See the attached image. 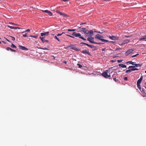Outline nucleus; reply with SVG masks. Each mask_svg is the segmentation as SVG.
<instances>
[{"instance_id": "nucleus-1", "label": "nucleus", "mask_w": 146, "mask_h": 146, "mask_svg": "<svg viewBox=\"0 0 146 146\" xmlns=\"http://www.w3.org/2000/svg\"><path fill=\"white\" fill-rule=\"evenodd\" d=\"M103 38L104 37L102 36L99 34L96 35L95 37L96 39L100 40L103 42H108L109 41L108 40L103 39Z\"/></svg>"}, {"instance_id": "nucleus-2", "label": "nucleus", "mask_w": 146, "mask_h": 146, "mask_svg": "<svg viewBox=\"0 0 146 146\" xmlns=\"http://www.w3.org/2000/svg\"><path fill=\"white\" fill-rule=\"evenodd\" d=\"M72 35L75 37H79V38L82 39L83 40H86V39L83 37L81 36V34L79 33H78L76 32H73L72 34Z\"/></svg>"}, {"instance_id": "nucleus-3", "label": "nucleus", "mask_w": 146, "mask_h": 146, "mask_svg": "<svg viewBox=\"0 0 146 146\" xmlns=\"http://www.w3.org/2000/svg\"><path fill=\"white\" fill-rule=\"evenodd\" d=\"M68 48H70L71 49L77 51H78L80 50V49L77 46L74 45H71L70 46H69Z\"/></svg>"}, {"instance_id": "nucleus-4", "label": "nucleus", "mask_w": 146, "mask_h": 146, "mask_svg": "<svg viewBox=\"0 0 146 146\" xmlns=\"http://www.w3.org/2000/svg\"><path fill=\"white\" fill-rule=\"evenodd\" d=\"M77 31L78 32H83L85 33H86L88 31V30L86 28H81V27H79L77 29Z\"/></svg>"}, {"instance_id": "nucleus-5", "label": "nucleus", "mask_w": 146, "mask_h": 146, "mask_svg": "<svg viewBox=\"0 0 146 146\" xmlns=\"http://www.w3.org/2000/svg\"><path fill=\"white\" fill-rule=\"evenodd\" d=\"M143 77L142 76H141L140 78L139 79L137 82V86L138 88L141 89V86L140 85V84L141 83V82L143 80Z\"/></svg>"}, {"instance_id": "nucleus-6", "label": "nucleus", "mask_w": 146, "mask_h": 146, "mask_svg": "<svg viewBox=\"0 0 146 146\" xmlns=\"http://www.w3.org/2000/svg\"><path fill=\"white\" fill-rule=\"evenodd\" d=\"M108 70H107V72H104L102 74H101L102 76H104L105 78H109L110 76L108 75L107 72H108Z\"/></svg>"}, {"instance_id": "nucleus-7", "label": "nucleus", "mask_w": 146, "mask_h": 146, "mask_svg": "<svg viewBox=\"0 0 146 146\" xmlns=\"http://www.w3.org/2000/svg\"><path fill=\"white\" fill-rule=\"evenodd\" d=\"M94 38L92 36L88 37L87 38V40L90 42L91 43L95 44L96 42L94 41Z\"/></svg>"}, {"instance_id": "nucleus-8", "label": "nucleus", "mask_w": 146, "mask_h": 146, "mask_svg": "<svg viewBox=\"0 0 146 146\" xmlns=\"http://www.w3.org/2000/svg\"><path fill=\"white\" fill-rule=\"evenodd\" d=\"M134 50L133 49H129L125 53L126 56H128L133 53Z\"/></svg>"}, {"instance_id": "nucleus-9", "label": "nucleus", "mask_w": 146, "mask_h": 146, "mask_svg": "<svg viewBox=\"0 0 146 146\" xmlns=\"http://www.w3.org/2000/svg\"><path fill=\"white\" fill-rule=\"evenodd\" d=\"M81 44H85V45H86L87 46H88L90 48H96L95 49L96 50L97 49L96 48L97 47L96 46H94V45L89 44H87L86 43H84V42H82Z\"/></svg>"}, {"instance_id": "nucleus-10", "label": "nucleus", "mask_w": 146, "mask_h": 146, "mask_svg": "<svg viewBox=\"0 0 146 146\" xmlns=\"http://www.w3.org/2000/svg\"><path fill=\"white\" fill-rule=\"evenodd\" d=\"M141 93L143 95L144 97H146V92H145V89L143 88H141V89L139 88Z\"/></svg>"}, {"instance_id": "nucleus-11", "label": "nucleus", "mask_w": 146, "mask_h": 146, "mask_svg": "<svg viewBox=\"0 0 146 146\" xmlns=\"http://www.w3.org/2000/svg\"><path fill=\"white\" fill-rule=\"evenodd\" d=\"M130 41V40L129 39H127L124 40L120 44L119 43V44L120 45H122L123 44H125L126 43H128Z\"/></svg>"}, {"instance_id": "nucleus-12", "label": "nucleus", "mask_w": 146, "mask_h": 146, "mask_svg": "<svg viewBox=\"0 0 146 146\" xmlns=\"http://www.w3.org/2000/svg\"><path fill=\"white\" fill-rule=\"evenodd\" d=\"M109 38L111 40H118L119 38V37H118L114 36H109Z\"/></svg>"}, {"instance_id": "nucleus-13", "label": "nucleus", "mask_w": 146, "mask_h": 146, "mask_svg": "<svg viewBox=\"0 0 146 146\" xmlns=\"http://www.w3.org/2000/svg\"><path fill=\"white\" fill-rule=\"evenodd\" d=\"M49 32H45L44 33H40L41 35L43 37H44V38L46 36H47L49 34Z\"/></svg>"}, {"instance_id": "nucleus-14", "label": "nucleus", "mask_w": 146, "mask_h": 146, "mask_svg": "<svg viewBox=\"0 0 146 146\" xmlns=\"http://www.w3.org/2000/svg\"><path fill=\"white\" fill-rule=\"evenodd\" d=\"M117 76V73H116L115 74H114L112 76L113 77H114L113 78V80L116 82H117L118 81V79H116V78L115 77H116V76Z\"/></svg>"}, {"instance_id": "nucleus-15", "label": "nucleus", "mask_w": 146, "mask_h": 146, "mask_svg": "<svg viewBox=\"0 0 146 146\" xmlns=\"http://www.w3.org/2000/svg\"><path fill=\"white\" fill-rule=\"evenodd\" d=\"M93 33V31L92 30H90L89 31H88L86 33V34L88 35H92Z\"/></svg>"}, {"instance_id": "nucleus-16", "label": "nucleus", "mask_w": 146, "mask_h": 146, "mask_svg": "<svg viewBox=\"0 0 146 146\" xmlns=\"http://www.w3.org/2000/svg\"><path fill=\"white\" fill-rule=\"evenodd\" d=\"M40 38L43 43H44L45 42H48V40H46L44 39V37H40Z\"/></svg>"}, {"instance_id": "nucleus-17", "label": "nucleus", "mask_w": 146, "mask_h": 146, "mask_svg": "<svg viewBox=\"0 0 146 146\" xmlns=\"http://www.w3.org/2000/svg\"><path fill=\"white\" fill-rule=\"evenodd\" d=\"M19 48L22 50H27L28 49L25 47L19 45Z\"/></svg>"}, {"instance_id": "nucleus-18", "label": "nucleus", "mask_w": 146, "mask_h": 146, "mask_svg": "<svg viewBox=\"0 0 146 146\" xmlns=\"http://www.w3.org/2000/svg\"><path fill=\"white\" fill-rule=\"evenodd\" d=\"M81 52L83 54H88L89 55H90V53L89 52V51H88L87 50H84L82 51Z\"/></svg>"}, {"instance_id": "nucleus-19", "label": "nucleus", "mask_w": 146, "mask_h": 146, "mask_svg": "<svg viewBox=\"0 0 146 146\" xmlns=\"http://www.w3.org/2000/svg\"><path fill=\"white\" fill-rule=\"evenodd\" d=\"M145 39H146V35H145V36H143V37L139 39V40L140 41L141 40H144V41H146V40H145Z\"/></svg>"}, {"instance_id": "nucleus-20", "label": "nucleus", "mask_w": 146, "mask_h": 146, "mask_svg": "<svg viewBox=\"0 0 146 146\" xmlns=\"http://www.w3.org/2000/svg\"><path fill=\"white\" fill-rule=\"evenodd\" d=\"M6 50H8V51H9V50H10L11 51L13 52H15L16 51L15 50L13 49H12V48H10L9 47H7L6 48Z\"/></svg>"}, {"instance_id": "nucleus-21", "label": "nucleus", "mask_w": 146, "mask_h": 146, "mask_svg": "<svg viewBox=\"0 0 146 146\" xmlns=\"http://www.w3.org/2000/svg\"><path fill=\"white\" fill-rule=\"evenodd\" d=\"M119 66L123 68L126 67V65L123 64H119Z\"/></svg>"}, {"instance_id": "nucleus-22", "label": "nucleus", "mask_w": 146, "mask_h": 146, "mask_svg": "<svg viewBox=\"0 0 146 146\" xmlns=\"http://www.w3.org/2000/svg\"><path fill=\"white\" fill-rule=\"evenodd\" d=\"M134 62H132L131 61H128V62H127L125 63L127 64H128L129 63H130L132 65H133V64H134Z\"/></svg>"}, {"instance_id": "nucleus-23", "label": "nucleus", "mask_w": 146, "mask_h": 146, "mask_svg": "<svg viewBox=\"0 0 146 146\" xmlns=\"http://www.w3.org/2000/svg\"><path fill=\"white\" fill-rule=\"evenodd\" d=\"M60 15H61L63 16L64 17H66L67 16V15L66 14L64 13H62L61 12L60 13Z\"/></svg>"}, {"instance_id": "nucleus-24", "label": "nucleus", "mask_w": 146, "mask_h": 146, "mask_svg": "<svg viewBox=\"0 0 146 146\" xmlns=\"http://www.w3.org/2000/svg\"><path fill=\"white\" fill-rule=\"evenodd\" d=\"M135 67H138V66H142V64H134Z\"/></svg>"}, {"instance_id": "nucleus-25", "label": "nucleus", "mask_w": 146, "mask_h": 146, "mask_svg": "<svg viewBox=\"0 0 146 146\" xmlns=\"http://www.w3.org/2000/svg\"><path fill=\"white\" fill-rule=\"evenodd\" d=\"M11 46L12 48H17L16 46L12 43L11 44Z\"/></svg>"}, {"instance_id": "nucleus-26", "label": "nucleus", "mask_w": 146, "mask_h": 146, "mask_svg": "<svg viewBox=\"0 0 146 146\" xmlns=\"http://www.w3.org/2000/svg\"><path fill=\"white\" fill-rule=\"evenodd\" d=\"M76 29H68V31H76Z\"/></svg>"}, {"instance_id": "nucleus-27", "label": "nucleus", "mask_w": 146, "mask_h": 146, "mask_svg": "<svg viewBox=\"0 0 146 146\" xmlns=\"http://www.w3.org/2000/svg\"><path fill=\"white\" fill-rule=\"evenodd\" d=\"M48 15L49 16H51L52 15V13L50 11H49L48 13H47Z\"/></svg>"}, {"instance_id": "nucleus-28", "label": "nucleus", "mask_w": 146, "mask_h": 146, "mask_svg": "<svg viewBox=\"0 0 146 146\" xmlns=\"http://www.w3.org/2000/svg\"><path fill=\"white\" fill-rule=\"evenodd\" d=\"M29 37H31L35 38H36L37 37V36L30 35Z\"/></svg>"}, {"instance_id": "nucleus-29", "label": "nucleus", "mask_w": 146, "mask_h": 146, "mask_svg": "<svg viewBox=\"0 0 146 146\" xmlns=\"http://www.w3.org/2000/svg\"><path fill=\"white\" fill-rule=\"evenodd\" d=\"M135 66H130L128 68H135Z\"/></svg>"}, {"instance_id": "nucleus-30", "label": "nucleus", "mask_w": 146, "mask_h": 146, "mask_svg": "<svg viewBox=\"0 0 146 146\" xmlns=\"http://www.w3.org/2000/svg\"><path fill=\"white\" fill-rule=\"evenodd\" d=\"M10 37L11 38V39L12 40L14 41L15 40V38L14 37H13L12 36H10Z\"/></svg>"}, {"instance_id": "nucleus-31", "label": "nucleus", "mask_w": 146, "mask_h": 146, "mask_svg": "<svg viewBox=\"0 0 146 146\" xmlns=\"http://www.w3.org/2000/svg\"><path fill=\"white\" fill-rule=\"evenodd\" d=\"M96 44H104V43H101V42H96V43H95Z\"/></svg>"}, {"instance_id": "nucleus-32", "label": "nucleus", "mask_w": 146, "mask_h": 146, "mask_svg": "<svg viewBox=\"0 0 146 146\" xmlns=\"http://www.w3.org/2000/svg\"><path fill=\"white\" fill-rule=\"evenodd\" d=\"M40 48L41 49H42V50H48V48L46 47L41 48Z\"/></svg>"}, {"instance_id": "nucleus-33", "label": "nucleus", "mask_w": 146, "mask_h": 146, "mask_svg": "<svg viewBox=\"0 0 146 146\" xmlns=\"http://www.w3.org/2000/svg\"><path fill=\"white\" fill-rule=\"evenodd\" d=\"M8 26L11 29H15V27H13L12 26Z\"/></svg>"}, {"instance_id": "nucleus-34", "label": "nucleus", "mask_w": 146, "mask_h": 146, "mask_svg": "<svg viewBox=\"0 0 146 146\" xmlns=\"http://www.w3.org/2000/svg\"><path fill=\"white\" fill-rule=\"evenodd\" d=\"M55 39H57L58 41H60V40L58 38V37L56 36H55Z\"/></svg>"}, {"instance_id": "nucleus-35", "label": "nucleus", "mask_w": 146, "mask_h": 146, "mask_svg": "<svg viewBox=\"0 0 146 146\" xmlns=\"http://www.w3.org/2000/svg\"><path fill=\"white\" fill-rule=\"evenodd\" d=\"M131 70H130V69H129V70H126V73H128V72H131Z\"/></svg>"}, {"instance_id": "nucleus-36", "label": "nucleus", "mask_w": 146, "mask_h": 146, "mask_svg": "<svg viewBox=\"0 0 146 146\" xmlns=\"http://www.w3.org/2000/svg\"><path fill=\"white\" fill-rule=\"evenodd\" d=\"M77 65L78 66V67L79 68H80L82 67V66L80 64H78Z\"/></svg>"}, {"instance_id": "nucleus-37", "label": "nucleus", "mask_w": 146, "mask_h": 146, "mask_svg": "<svg viewBox=\"0 0 146 146\" xmlns=\"http://www.w3.org/2000/svg\"><path fill=\"white\" fill-rule=\"evenodd\" d=\"M23 36L24 37H26L27 36V34L25 33V34L23 35Z\"/></svg>"}, {"instance_id": "nucleus-38", "label": "nucleus", "mask_w": 146, "mask_h": 146, "mask_svg": "<svg viewBox=\"0 0 146 146\" xmlns=\"http://www.w3.org/2000/svg\"><path fill=\"white\" fill-rule=\"evenodd\" d=\"M122 60H118L117 62L118 63H120L122 61Z\"/></svg>"}, {"instance_id": "nucleus-39", "label": "nucleus", "mask_w": 146, "mask_h": 146, "mask_svg": "<svg viewBox=\"0 0 146 146\" xmlns=\"http://www.w3.org/2000/svg\"><path fill=\"white\" fill-rule=\"evenodd\" d=\"M43 12H45V13H48V11L47 10H44V11H42Z\"/></svg>"}, {"instance_id": "nucleus-40", "label": "nucleus", "mask_w": 146, "mask_h": 146, "mask_svg": "<svg viewBox=\"0 0 146 146\" xmlns=\"http://www.w3.org/2000/svg\"><path fill=\"white\" fill-rule=\"evenodd\" d=\"M139 54H137L135 55H133V56H131L132 57H134L135 56H136L137 55H138Z\"/></svg>"}, {"instance_id": "nucleus-41", "label": "nucleus", "mask_w": 146, "mask_h": 146, "mask_svg": "<svg viewBox=\"0 0 146 146\" xmlns=\"http://www.w3.org/2000/svg\"><path fill=\"white\" fill-rule=\"evenodd\" d=\"M30 30L29 29H27L26 30L25 32H30Z\"/></svg>"}, {"instance_id": "nucleus-42", "label": "nucleus", "mask_w": 146, "mask_h": 146, "mask_svg": "<svg viewBox=\"0 0 146 146\" xmlns=\"http://www.w3.org/2000/svg\"><path fill=\"white\" fill-rule=\"evenodd\" d=\"M64 33L63 32L62 34H58L57 35V36H59L61 35Z\"/></svg>"}, {"instance_id": "nucleus-43", "label": "nucleus", "mask_w": 146, "mask_h": 146, "mask_svg": "<svg viewBox=\"0 0 146 146\" xmlns=\"http://www.w3.org/2000/svg\"><path fill=\"white\" fill-rule=\"evenodd\" d=\"M124 80L125 81L127 80V78L126 77H125L124 78Z\"/></svg>"}, {"instance_id": "nucleus-44", "label": "nucleus", "mask_w": 146, "mask_h": 146, "mask_svg": "<svg viewBox=\"0 0 146 146\" xmlns=\"http://www.w3.org/2000/svg\"><path fill=\"white\" fill-rule=\"evenodd\" d=\"M56 12L57 13H59L60 14V13H61L58 10H57L56 11Z\"/></svg>"}, {"instance_id": "nucleus-45", "label": "nucleus", "mask_w": 146, "mask_h": 146, "mask_svg": "<svg viewBox=\"0 0 146 146\" xmlns=\"http://www.w3.org/2000/svg\"><path fill=\"white\" fill-rule=\"evenodd\" d=\"M21 28L19 27H15V29H20Z\"/></svg>"}, {"instance_id": "nucleus-46", "label": "nucleus", "mask_w": 146, "mask_h": 146, "mask_svg": "<svg viewBox=\"0 0 146 146\" xmlns=\"http://www.w3.org/2000/svg\"><path fill=\"white\" fill-rule=\"evenodd\" d=\"M9 24H12V25H17L18 26V25H17L16 24H14V23H9Z\"/></svg>"}, {"instance_id": "nucleus-47", "label": "nucleus", "mask_w": 146, "mask_h": 146, "mask_svg": "<svg viewBox=\"0 0 146 146\" xmlns=\"http://www.w3.org/2000/svg\"><path fill=\"white\" fill-rule=\"evenodd\" d=\"M111 0H104L102 1L103 2L105 1H110Z\"/></svg>"}, {"instance_id": "nucleus-48", "label": "nucleus", "mask_w": 146, "mask_h": 146, "mask_svg": "<svg viewBox=\"0 0 146 146\" xmlns=\"http://www.w3.org/2000/svg\"><path fill=\"white\" fill-rule=\"evenodd\" d=\"M130 70H131V72L132 71H134V68H131L130 69Z\"/></svg>"}, {"instance_id": "nucleus-49", "label": "nucleus", "mask_w": 146, "mask_h": 146, "mask_svg": "<svg viewBox=\"0 0 146 146\" xmlns=\"http://www.w3.org/2000/svg\"><path fill=\"white\" fill-rule=\"evenodd\" d=\"M106 49V48H103V49H102L101 50L102 51H105V50Z\"/></svg>"}, {"instance_id": "nucleus-50", "label": "nucleus", "mask_w": 146, "mask_h": 146, "mask_svg": "<svg viewBox=\"0 0 146 146\" xmlns=\"http://www.w3.org/2000/svg\"><path fill=\"white\" fill-rule=\"evenodd\" d=\"M66 35L67 36H69L70 37H72V38H74V37L73 36H70V35Z\"/></svg>"}, {"instance_id": "nucleus-51", "label": "nucleus", "mask_w": 146, "mask_h": 146, "mask_svg": "<svg viewBox=\"0 0 146 146\" xmlns=\"http://www.w3.org/2000/svg\"><path fill=\"white\" fill-rule=\"evenodd\" d=\"M97 32L98 33H101V34H102L103 33V32H98V31H97Z\"/></svg>"}, {"instance_id": "nucleus-52", "label": "nucleus", "mask_w": 146, "mask_h": 146, "mask_svg": "<svg viewBox=\"0 0 146 146\" xmlns=\"http://www.w3.org/2000/svg\"><path fill=\"white\" fill-rule=\"evenodd\" d=\"M86 23H82L80 24V25H82L84 24H85Z\"/></svg>"}, {"instance_id": "nucleus-53", "label": "nucleus", "mask_w": 146, "mask_h": 146, "mask_svg": "<svg viewBox=\"0 0 146 146\" xmlns=\"http://www.w3.org/2000/svg\"><path fill=\"white\" fill-rule=\"evenodd\" d=\"M138 70V69H137V68H134V70Z\"/></svg>"}, {"instance_id": "nucleus-54", "label": "nucleus", "mask_w": 146, "mask_h": 146, "mask_svg": "<svg viewBox=\"0 0 146 146\" xmlns=\"http://www.w3.org/2000/svg\"><path fill=\"white\" fill-rule=\"evenodd\" d=\"M63 62L66 64L67 63V62L66 61H64V62Z\"/></svg>"}, {"instance_id": "nucleus-55", "label": "nucleus", "mask_w": 146, "mask_h": 146, "mask_svg": "<svg viewBox=\"0 0 146 146\" xmlns=\"http://www.w3.org/2000/svg\"><path fill=\"white\" fill-rule=\"evenodd\" d=\"M68 0H62V1L65 2L68 1Z\"/></svg>"}, {"instance_id": "nucleus-56", "label": "nucleus", "mask_w": 146, "mask_h": 146, "mask_svg": "<svg viewBox=\"0 0 146 146\" xmlns=\"http://www.w3.org/2000/svg\"><path fill=\"white\" fill-rule=\"evenodd\" d=\"M125 37L127 38L130 37V36H125Z\"/></svg>"}, {"instance_id": "nucleus-57", "label": "nucleus", "mask_w": 146, "mask_h": 146, "mask_svg": "<svg viewBox=\"0 0 146 146\" xmlns=\"http://www.w3.org/2000/svg\"><path fill=\"white\" fill-rule=\"evenodd\" d=\"M81 43H82V42H81V43H80V45L81 46H82V44H81Z\"/></svg>"}, {"instance_id": "nucleus-58", "label": "nucleus", "mask_w": 146, "mask_h": 146, "mask_svg": "<svg viewBox=\"0 0 146 146\" xmlns=\"http://www.w3.org/2000/svg\"><path fill=\"white\" fill-rule=\"evenodd\" d=\"M7 40V41H8V42H10V41H9V40Z\"/></svg>"}, {"instance_id": "nucleus-59", "label": "nucleus", "mask_w": 146, "mask_h": 146, "mask_svg": "<svg viewBox=\"0 0 146 146\" xmlns=\"http://www.w3.org/2000/svg\"><path fill=\"white\" fill-rule=\"evenodd\" d=\"M145 73H146V71H145Z\"/></svg>"}, {"instance_id": "nucleus-60", "label": "nucleus", "mask_w": 146, "mask_h": 146, "mask_svg": "<svg viewBox=\"0 0 146 146\" xmlns=\"http://www.w3.org/2000/svg\"><path fill=\"white\" fill-rule=\"evenodd\" d=\"M145 86H146V83H145Z\"/></svg>"}, {"instance_id": "nucleus-61", "label": "nucleus", "mask_w": 146, "mask_h": 146, "mask_svg": "<svg viewBox=\"0 0 146 146\" xmlns=\"http://www.w3.org/2000/svg\"><path fill=\"white\" fill-rule=\"evenodd\" d=\"M145 87V89H146V87Z\"/></svg>"}, {"instance_id": "nucleus-62", "label": "nucleus", "mask_w": 146, "mask_h": 146, "mask_svg": "<svg viewBox=\"0 0 146 146\" xmlns=\"http://www.w3.org/2000/svg\"><path fill=\"white\" fill-rule=\"evenodd\" d=\"M1 43V41H0V43Z\"/></svg>"}]
</instances>
